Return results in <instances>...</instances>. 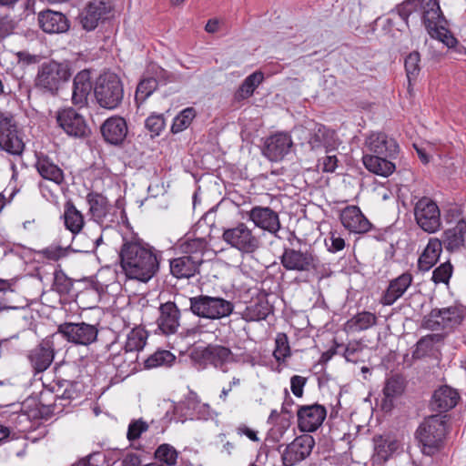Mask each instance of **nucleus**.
<instances>
[{
    "instance_id": "obj_1",
    "label": "nucleus",
    "mask_w": 466,
    "mask_h": 466,
    "mask_svg": "<svg viewBox=\"0 0 466 466\" xmlns=\"http://www.w3.org/2000/svg\"><path fill=\"white\" fill-rule=\"evenodd\" d=\"M120 259L128 279L146 283L158 272L161 253L147 243L130 241L123 244Z\"/></svg>"
},
{
    "instance_id": "obj_2",
    "label": "nucleus",
    "mask_w": 466,
    "mask_h": 466,
    "mask_svg": "<svg viewBox=\"0 0 466 466\" xmlns=\"http://www.w3.org/2000/svg\"><path fill=\"white\" fill-rule=\"evenodd\" d=\"M71 76L72 70L68 63L54 60L45 62L38 67L35 86L44 94L56 96Z\"/></svg>"
},
{
    "instance_id": "obj_3",
    "label": "nucleus",
    "mask_w": 466,
    "mask_h": 466,
    "mask_svg": "<svg viewBox=\"0 0 466 466\" xmlns=\"http://www.w3.org/2000/svg\"><path fill=\"white\" fill-rule=\"evenodd\" d=\"M420 10H422V23L429 35L446 45L449 48L455 47L458 40L447 28L448 21L443 15L439 0L423 2Z\"/></svg>"
},
{
    "instance_id": "obj_4",
    "label": "nucleus",
    "mask_w": 466,
    "mask_h": 466,
    "mask_svg": "<svg viewBox=\"0 0 466 466\" xmlns=\"http://www.w3.org/2000/svg\"><path fill=\"white\" fill-rule=\"evenodd\" d=\"M124 86L120 77L113 72H105L96 80L94 96L96 104L107 110L118 108L124 100Z\"/></svg>"
},
{
    "instance_id": "obj_5",
    "label": "nucleus",
    "mask_w": 466,
    "mask_h": 466,
    "mask_svg": "<svg viewBox=\"0 0 466 466\" xmlns=\"http://www.w3.org/2000/svg\"><path fill=\"white\" fill-rule=\"evenodd\" d=\"M445 417L440 414L430 416L419 426L416 437L424 454L432 455L441 447L447 430Z\"/></svg>"
},
{
    "instance_id": "obj_6",
    "label": "nucleus",
    "mask_w": 466,
    "mask_h": 466,
    "mask_svg": "<svg viewBox=\"0 0 466 466\" xmlns=\"http://www.w3.org/2000/svg\"><path fill=\"white\" fill-rule=\"evenodd\" d=\"M189 309L199 318L220 319L233 312L234 305L231 301L220 297L198 295L189 299Z\"/></svg>"
},
{
    "instance_id": "obj_7",
    "label": "nucleus",
    "mask_w": 466,
    "mask_h": 466,
    "mask_svg": "<svg viewBox=\"0 0 466 466\" xmlns=\"http://www.w3.org/2000/svg\"><path fill=\"white\" fill-rule=\"evenodd\" d=\"M223 240L231 248L243 254H252L261 246L260 238L245 223L227 228L222 234Z\"/></svg>"
},
{
    "instance_id": "obj_8",
    "label": "nucleus",
    "mask_w": 466,
    "mask_h": 466,
    "mask_svg": "<svg viewBox=\"0 0 466 466\" xmlns=\"http://www.w3.org/2000/svg\"><path fill=\"white\" fill-rule=\"evenodd\" d=\"M57 126L69 137L74 138H86L91 130L84 117L74 107L60 108L56 112Z\"/></svg>"
},
{
    "instance_id": "obj_9",
    "label": "nucleus",
    "mask_w": 466,
    "mask_h": 466,
    "mask_svg": "<svg viewBox=\"0 0 466 466\" xmlns=\"http://www.w3.org/2000/svg\"><path fill=\"white\" fill-rule=\"evenodd\" d=\"M191 356L196 361L208 363L222 372H228V365L236 361L231 350L221 345L210 344L205 348H197Z\"/></svg>"
},
{
    "instance_id": "obj_10",
    "label": "nucleus",
    "mask_w": 466,
    "mask_h": 466,
    "mask_svg": "<svg viewBox=\"0 0 466 466\" xmlns=\"http://www.w3.org/2000/svg\"><path fill=\"white\" fill-rule=\"evenodd\" d=\"M25 144L18 136L16 122L11 114L0 112V148L9 154L19 156Z\"/></svg>"
},
{
    "instance_id": "obj_11",
    "label": "nucleus",
    "mask_w": 466,
    "mask_h": 466,
    "mask_svg": "<svg viewBox=\"0 0 466 466\" xmlns=\"http://www.w3.org/2000/svg\"><path fill=\"white\" fill-rule=\"evenodd\" d=\"M58 332L68 342L82 346L92 344L96 340L98 335L96 326L86 322H65L58 326Z\"/></svg>"
},
{
    "instance_id": "obj_12",
    "label": "nucleus",
    "mask_w": 466,
    "mask_h": 466,
    "mask_svg": "<svg viewBox=\"0 0 466 466\" xmlns=\"http://www.w3.org/2000/svg\"><path fill=\"white\" fill-rule=\"evenodd\" d=\"M462 319V312L457 307L434 309L424 317L423 326L431 330L451 329L460 325Z\"/></svg>"
},
{
    "instance_id": "obj_13",
    "label": "nucleus",
    "mask_w": 466,
    "mask_h": 466,
    "mask_svg": "<svg viewBox=\"0 0 466 466\" xmlns=\"http://www.w3.org/2000/svg\"><path fill=\"white\" fill-rule=\"evenodd\" d=\"M172 407L174 414L196 417L198 420H208L218 416L209 404L201 402L195 391H189L183 401L173 403Z\"/></svg>"
},
{
    "instance_id": "obj_14",
    "label": "nucleus",
    "mask_w": 466,
    "mask_h": 466,
    "mask_svg": "<svg viewBox=\"0 0 466 466\" xmlns=\"http://www.w3.org/2000/svg\"><path fill=\"white\" fill-rule=\"evenodd\" d=\"M147 341V334L143 329H134L127 337V340L123 349V353L114 355L112 361L116 366L122 365V359L124 358V363H127V366L135 364L138 359V351L143 350Z\"/></svg>"
},
{
    "instance_id": "obj_15",
    "label": "nucleus",
    "mask_w": 466,
    "mask_h": 466,
    "mask_svg": "<svg viewBox=\"0 0 466 466\" xmlns=\"http://www.w3.org/2000/svg\"><path fill=\"white\" fill-rule=\"evenodd\" d=\"M112 6L109 2L92 1L78 15L79 24L87 32L95 30L100 22L107 18Z\"/></svg>"
},
{
    "instance_id": "obj_16",
    "label": "nucleus",
    "mask_w": 466,
    "mask_h": 466,
    "mask_svg": "<svg viewBox=\"0 0 466 466\" xmlns=\"http://www.w3.org/2000/svg\"><path fill=\"white\" fill-rule=\"evenodd\" d=\"M100 132L106 143L114 147H123L128 133L127 123L124 117L113 116L104 121Z\"/></svg>"
},
{
    "instance_id": "obj_17",
    "label": "nucleus",
    "mask_w": 466,
    "mask_h": 466,
    "mask_svg": "<svg viewBox=\"0 0 466 466\" xmlns=\"http://www.w3.org/2000/svg\"><path fill=\"white\" fill-rule=\"evenodd\" d=\"M314 444V439L310 435L297 437L283 451V464L293 466L305 460L311 453Z\"/></svg>"
},
{
    "instance_id": "obj_18",
    "label": "nucleus",
    "mask_w": 466,
    "mask_h": 466,
    "mask_svg": "<svg viewBox=\"0 0 466 466\" xmlns=\"http://www.w3.org/2000/svg\"><path fill=\"white\" fill-rule=\"evenodd\" d=\"M327 415L324 406L319 404L300 406L297 411L298 424L301 431H315L323 423Z\"/></svg>"
},
{
    "instance_id": "obj_19",
    "label": "nucleus",
    "mask_w": 466,
    "mask_h": 466,
    "mask_svg": "<svg viewBox=\"0 0 466 466\" xmlns=\"http://www.w3.org/2000/svg\"><path fill=\"white\" fill-rule=\"evenodd\" d=\"M292 140L287 133H277L268 137L264 143L263 155L270 161H279L289 152Z\"/></svg>"
},
{
    "instance_id": "obj_20",
    "label": "nucleus",
    "mask_w": 466,
    "mask_h": 466,
    "mask_svg": "<svg viewBox=\"0 0 466 466\" xmlns=\"http://www.w3.org/2000/svg\"><path fill=\"white\" fill-rule=\"evenodd\" d=\"M39 27L46 34H64L70 29V21L61 12L46 9L37 15Z\"/></svg>"
},
{
    "instance_id": "obj_21",
    "label": "nucleus",
    "mask_w": 466,
    "mask_h": 466,
    "mask_svg": "<svg viewBox=\"0 0 466 466\" xmlns=\"http://www.w3.org/2000/svg\"><path fill=\"white\" fill-rule=\"evenodd\" d=\"M340 221L345 228L354 233L368 232L371 227L359 206H346L340 212Z\"/></svg>"
},
{
    "instance_id": "obj_22",
    "label": "nucleus",
    "mask_w": 466,
    "mask_h": 466,
    "mask_svg": "<svg viewBox=\"0 0 466 466\" xmlns=\"http://www.w3.org/2000/svg\"><path fill=\"white\" fill-rule=\"evenodd\" d=\"M180 321V311L174 302L167 301L159 307L157 327L163 334L169 335L177 331Z\"/></svg>"
},
{
    "instance_id": "obj_23",
    "label": "nucleus",
    "mask_w": 466,
    "mask_h": 466,
    "mask_svg": "<svg viewBox=\"0 0 466 466\" xmlns=\"http://www.w3.org/2000/svg\"><path fill=\"white\" fill-rule=\"evenodd\" d=\"M281 263L288 270L309 271L315 267L311 253L293 248L285 249L281 256Z\"/></svg>"
},
{
    "instance_id": "obj_24",
    "label": "nucleus",
    "mask_w": 466,
    "mask_h": 466,
    "mask_svg": "<svg viewBox=\"0 0 466 466\" xmlns=\"http://www.w3.org/2000/svg\"><path fill=\"white\" fill-rule=\"evenodd\" d=\"M368 150L371 155H380L395 157L399 152V145L396 140L389 137L384 133L371 134L366 140Z\"/></svg>"
},
{
    "instance_id": "obj_25",
    "label": "nucleus",
    "mask_w": 466,
    "mask_h": 466,
    "mask_svg": "<svg viewBox=\"0 0 466 466\" xmlns=\"http://www.w3.org/2000/svg\"><path fill=\"white\" fill-rule=\"evenodd\" d=\"M35 167L38 174L46 180L61 185L65 180L64 171L48 155L39 152L35 153Z\"/></svg>"
},
{
    "instance_id": "obj_26",
    "label": "nucleus",
    "mask_w": 466,
    "mask_h": 466,
    "mask_svg": "<svg viewBox=\"0 0 466 466\" xmlns=\"http://www.w3.org/2000/svg\"><path fill=\"white\" fill-rule=\"evenodd\" d=\"M202 261L198 254L179 257L170 261V270L177 279H189L198 271Z\"/></svg>"
},
{
    "instance_id": "obj_27",
    "label": "nucleus",
    "mask_w": 466,
    "mask_h": 466,
    "mask_svg": "<svg viewBox=\"0 0 466 466\" xmlns=\"http://www.w3.org/2000/svg\"><path fill=\"white\" fill-rule=\"evenodd\" d=\"M414 215L418 225L426 232L433 233L441 227L439 206H415Z\"/></svg>"
},
{
    "instance_id": "obj_28",
    "label": "nucleus",
    "mask_w": 466,
    "mask_h": 466,
    "mask_svg": "<svg viewBox=\"0 0 466 466\" xmlns=\"http://www.w3.org/2000/svg\"><path fill=\"white\" fill-rule=\"evenodd\" d=\"M249 218L257 227L271 233L280 228L279 215L268 207H255L250 210Z\"/></svg>"
},
{
    "instance_id": "obj_29",
    "label": "nucleus",
    "mask_w": 466,
    "mask_h": 466,
    "mask_svg": "<svg viewBox=\"0 0 466 466\" xmlns=\"http://www.w3.org/2000/svg\"><path fill=\"white\" fill-rule=\"evenodd\" d=\"M28 359L35 372L46 370L54 360V349L51 342L44 340L30 351Z\"/></svg>"
},
{
    "instance_id": "obj_30",
    "label": "nucleus",
    "mask_w": 466,
    "mask_h": 466,
    "mask_svg": "<svg viewBox=\"0 0 466 466\" xmlns=\"http://www.w3.org/2000/svg\"><path fill=\"white\" fill-rule=\"evenodd\" d=\"M333 132L323 125H317L308 137V145L310 150L322 152L334 147Z\"/></svg>"
},
{
    "instance_id": "obj_31",
    "label": "nucleus",
    "mask_w": 466,
    "mask_h": 466,
    "mask_svg": "<svg viewBox=\"0 0 466 466\" xmlns=\"http://www.w3.org/2000/svg\"><path fill=\"white\" fill-rule=\"evenodd\" d=\"M92 89L90 73L87 70L78 72L73 79L72 102L83 106L87 103V96Z\"/></svg>"
},
{
    "instance_id": "obj_32",
    "label": "nucleus",
    "mask_w": 466,
    "mask_h": 466,
    "mask_svg": "<svg viewBox=\"0 0 466 466\" xmlns=\"http://www.w3.org/2000/svg\"><path fill=\"white\" fill-rule=\"evenodd\" d=\"M388 158H390V157H386V156H380V155L379 156V155L365 154L362 157V161H363L365 167L369 171H370L378 176L386 177H389L390 175H391L396 168L395 164L392 163Z\"/></svg>"
},
{
    "instance_id": "obj_33",
    "label": "nucleus",
    "mask_w": 466,
    "mask_h": 466,
    "mask_svg": "<svg viewBox=\"0 0 466 466\" xmlns=\"http://www.w3.org/2000/svg\"><path fill=\"white\" fill-rule=\"evenodd\" d=\"M411 281L412 277L409 273H403L397 279L391 280L381 299V303L383 305H392L404 294L407 289L410 286Z\"/></svg>"
},
{
    "instance_id": "obj_34",
    "label": "nucleus",
    "mask_w": 466,
    "mask_h": 466,
    "mask_svg": "<svg viewBox=\"0 0 466 466\" xmlns=\"http://www.w3.org/2000/svg\"><path fill=\"white\" fill-rule=\"evenodd\" d=\"M399 442L396 439L387 436H377L374 438L373 461L380 463L385 461L393 452L399 449Z\"/></svg>"
},
{
    "instance_id": "obj_35",
    "label": "nucleus",
    "mask_w": 466,
    "mask_h": 466,
    "mask_svg": "<svg viewBox=\"0 0 466 466\" xmlns=\"http://www.w3.org/2000/svg\"><path fill=\"white\" fill-rule=\"evenodd\" d=\"M442 251V244L437 238L430 239L428 245L420 256L418 267L422 271H427L438 261Z\"/></svg>"
},
{
    "instance_id": "obj_36",
    "label": "nucleus",
    "mask_w": 466,
    "mask_h": 466,
    "mask_svg": "<svg viewBox=\"0 0 466 466\" xmlns=\"http://www.w3.org/2000/svg\"><path fill=\"white\" fill-rule=\"evenodd\" d=\"M459 400L458 392L448 386H443L435 390L432 396V405L441 411L452 409Z\"/></svg>"
},
{
    "instance_id": "obj_37",
    "label": "nucleus",
    "mask_w": 466,
    "mask_h": 466,
    "mask_svg": "<svg viewBox=\"0 0 466 466\" xmlns=\"http://www.w3.org/2000/svg\"><path fill=\"white\" fill-rule=\"evenodd\" d=\"M466 240V221L461 219L453 228L444 233V245L449 250H457L464 245Z\"/></svg>"
},
{
    "instance_id": "obj_38",
    "label": "nucleus",
    "mask_w": 466,
    "mask_h": 466,
    "mask_svg": "<svg viewBox=\"0 0 466 466\" xmlns=\"http://www.w3.org/2000/svg\"><path fill=\"white\" fill-rule=\"evenodd\" d=\"M376 323L377 317L375 314L362 311L350 319L345 324V329L348 332H360L373 327Z\"/></svg>"
},
{
    "instance_id": "obj_39",
    "label": "nucleus",
    "mask_w": 466,
    "mask_h": 466,
    "mask_svg": "<svg viewBox=\"0 0 466 466\" xmlns=\"http://www.w3.org/2000/svg\"><path fill=\"white\" fill-rule=\"evenodd\" d=\"M264 75L260 71H256L247 76L235 93V99L238 101L250 97L255 89L263 81Z\"/></svg>"
},
{
    "instance_id": "obj_40",
    "label": "nucleus",
    "mask_w": 466,
    "mask_h": 466,
    "mask_svg": "<svg viewBox=\"0 0 466 466\" xmlns=\"http://www.w3.org/2000/svg\"><path fill=\"white\" fill-rule=\"evenodd\" d=\"M404 390L403 380L399 376H394L387 380L383 393L385 399L383 400L382 408L390 409L392 400L400 395Z\"/></svg>"
},
{
    "instance_id": "obj_41",
    "label": "nucleus",
    "mask_w": 466,
    "mask_h": 466,
    "mask_svg": "<svg viewBox=\"0 0 466 466\" xmlns=\"http://www.w3.org/2000/svg\"><path fill=\"white\" fill-rule=\"evenodd\" d=\"M62 218L66 228L74 235L79 233L84 227V217L76 206H67Z\"/></svg>"
},
{
    "instance_id": "obj_42",
    "label": "nucleus",
    "mask_w": 466,
    "mask_h": 466,
    "mask_svg": "<svg viewBox=\"0 0 466 466\" xmlns=\"http://www.w3.org/2000/svg\"><path fill=\"white\" fill-rule=\"evenodd\" d=\"M158 82L156 77L145 76L137 84L135 100L137 104H143L157 88Z\"/></svg>"
},
{
    "instance_id": "obj_43",
    "label": "nucleus",
    "mask_w": 466,
    "mask_h": 466,
    "mask_svg": "<svg viewBox=\"0 0 466 466\" xmlns=\"http://www.w3.org/2000/svg\"><path fill=\"white\" fill-rule=\"evenodd\" d=\"M443 336L441 334H430L422 337L416 344L413 357L420 359L433 350L434 345L441 342Z\"/></svg>"
},
{
    "instance_id": "obj_44",
    "label": "nucleus",
    "mask_w": 466,
    "mask_h": 466,
    "mask_svg": "<svg viewBox=\"0 0 466 466\" xmlns=\"http://www.w3.org/2000/svg\"><path fill=\"white\" fill-rule=\"evenodd\" d=\"M197 113L195 108L187 107L179 112L177 116L173 119V123L171 126V132L173 134H177L187 129L192 123L193 119L196 117Z\"/></svg>"
},
{
    "instance_id": "obj_45",
    "label": "nucleus",
    "mask_w": 466,
    "mask_h": 466,
    "mask_svg": "<svg viewBox=\"0 0 466 466\" xmlns=\"http://www.w3.org/2000/svg\"><path fill=\"white\" fill-rule=\"evenodd\" d=\"M420 55L418 51H413L405 57L404 66L410 85L411 84V81L417 79L420 72Z\"/></svg>"
},
{
    "instance_id": "obj_46",
    "label": "nucleus",
    "mask_w": 466,
    "mask_h": 466,
    "mask_svg": "<svg viewBox=\"0 0 466 466\" xmlns=\"http://www.w3.org/2000/svg\"><path fill=\"white\" fill-rule=\"evenodd\" d=\"M175 360V356L168 350L157 351L145 360L147 369H153L160 366H170Z\"/></svg>"
},
{
    "instance_id": "obj_47",
    "label": "nucleus",
    "mask_w": 466,
    "mask_h": 466,
    "mask_svg": "<svg viewBox=\"0 0 466 466\" xmlns=\"http://www.w3.org/2000/svg\"><path fill=\"white\" fill-rule=\"evenodd\" d=\"M178 453L170 444H161L155 451L156 459L167 466H174L177 463Z\"/></svg>"
},
{
    "instance_id": "obj_48",
    "label": "nucleus",
    "mask_w": 466,
    "mask_h": 466,
    "mask_svg": "<svg viewBox=\"0 0 466 466\" xmlns=\"http://www.w3.org/2000/svg\"><path fill=\"white\" fill-rule=\"evenodd\" d=\"M334 147L323 151L325 156L318 159L317 167L323 173H333L338 167L339 159L335 154H332Z\"/></svg>"
},
{
    "instance_id": "obj_49",
    "label": "nucleus",
    "mask_w": 466,
    "mask_h": 466,
    "mask_svg": "<svg viewBox=\"0 0 466 466\" xmlns=\"http://www.w3.org/2000/svg\"><path fill=\"white\" fill-rule=\"evenodd\" d=\"M117 206H90V212L95 221L99 224L109 223L114 221V213L111 209H115Z\"/></svg>"
},
{
    "instance_id": "obj_50",
    "label": "nucleus",
    "mask_w": 466,
    "mask_h": 466,
    "mask_svg": "<svg viewBox=\"0 0 466 466\" xmlns=\"http://www.w3.org/2000/svg\"><path fill=\"white\" fill-rule=\"evenodd\" d=\"M365 350L367 348L360 342H350L345 349L344 357L347 361L353 363L363 361Z\"/></svg>"
},
{
    "instance_id": "obj_51",
    "label": "nucleus",
    "mask_w": 466,
    "mask_h": 466,
    "mask_svg": "<svg viewBox=\"0 0 466 466\" xmlns=\"http://www.w3.org/2000/svg\"><path fill=\"white\" fill-rule=\"evenodd\" d=\"M425 0H405L401 4L398 5L395 8L400 17L408 24L409 16L413 13L420 10L422 3Z\"/></svg>"
},
{
    "instance_id": "obj_52",
    "label": "nucleus",
    "mask_w": 466,
    "mask_h": 466,
    "mask_svg": "<svg viewBox=\"0 0 466 466\" xmlns=\"http://www.w3.org/2000/svg\"><path fill=\"white\" fill-rule=\"evenodd\" d=\"M245 315L246 319L250 321L265 319L268 315V308L264 303H255L247 307Z\"/></svg>"
},
{
    "instance_id": "obj_53",
    "label": "nucleus",
    "mask_w": 466,
    "mask_h": 466,
    "mask_svg": "<svg viewBox=\"0 0 466 466\" xmlns=\"http://www.w3.org/2000/svg\"><path fill=\"white\" fill-rule=\"evenodd\" d=\"M276 348L273 355L278 361L284 360L290 354V349L288 342V338L285 334H278L276 340Z\"/></svg>"
},
{
    "instance_id": "obj_54",
    "label": "nucleus",
    "mask_w": 466,
    "mask_h": 466,
    "mask_svg": "<svg viewBox=\"0 0 466 466\" xmlns=\"http://www.w3.org/2000/svg\"><path fill=\"white\" fill-rule=\"evenodd\" d=\"M166 123L163 115H151L145 121L146 128L151 133L152 137L159 136L165 128Z\"/></svg>"
},
{
    "instance_id": "obj_55",
    "label": "nucleus",
    "mask_w": 466,
    "mask_h": 466,
    "mask_svg": "<svg viewBox=\"0 0 466 466\" xmlns=\"http://www.w3.org/2000/svg\"><path fill=\"white\" fill-rule=\"evenodd\" d=\"M452 275V266L450 262H444L441 264L432 272V280L438 283L447 284Z\"/></svg>"
},
{
    "instance_id": "obj_56",
    "label": "nucleus",
    "mask_w": 466,
    "mask_h": 466,
    "mask_svg": "<svg viewBox=\"0 0 466 466\" xmlns=\"http://www.w3.org/2000/svg\"><path fill=\"white\" fill-rule=\"evenodd\" d=\"M325 244L329 252L335 253L344 248L345 240L339 232L330 231L329 237L325 239Z\"/></svg>"
},
{
    "instance_id": "obj_57",
    "label": "nucleus",
    "mask_w": 466,
    "mask_h": 466,
    "mask_svg": "<svg viewBox=\"0 0 466 466\" xmlns=\"http://www.w3.org/2000/svg\"><path fill=\"white\" fill-rule=\"evenodd\" d=\"M16 25V21L10 15H0V39L12 35Z\"/></svg>"
},
{
    "instance_id": "obj_58",
    "label": "nucleus",
    "mask_w": 466,
    "mask_h": 466,
    "mask_svg": "<svg viewBox=\"0 0 466 466\" xmlns=\"http://www.w3.org/2000/svg\"><path fill=\"white\" fill-rule=\"evenodd\" d=\"M147 428L148 426L145 421L141 420H134L128 426L127 437L129 441H135L138 439Z\"/></svg>"
},
{
    "instance_id": "obj_59",
    "label": "nucleus",
    "mask_w": 466,
    "mask_h": 466,
    "mask_svg": "<svg viewBox=\"0 0 466 466\" xmlns=\"http://www.w3.org/2000/svg\"><path fill=\"white\" fill-rule=\"evenodd\" d=\"M306 382H307V379L305 377L299 376V375H294L293 377H291L290 389H291L292 393L296 397H299V398L302 397L303 389H304Z\"/></svg>"
},
{
    "instance_id": "obj_60",
    "label": "nucleus",
    "mask_w": 466,
    "mask_h": 466,
    "mask_svg": "<svg viewBox=\"0 0 466 466\" xmlns=\"http://www.w3.org/2000/svg\"><path fill=\"white\" fill-rule=\"evenodd\" d=\"M205 248L206 241L201 238L192 239L187 244V251L190 252V255L198 254L202 258Z\"/></svg>"
},
{
    "instance_id": "obj_61",
    "label": "nucleus",
    "mask_w": 466,
    "mask_h": 466,
    "mask_svg": "<svg viewBox=\"0 0 466 466\" xmlns=\"http://www.w3.org/2000/svg\"><path fill=\"white\" fill-rule=\"evenodd\" d=\"M236 431L238 435H245L254 442H258L260 441V439L258 436V431L250 429L245 424H241L238 427H237Z\"/></svg>"
},
{
    "instance_id": "obj_62",
    "label": "nucleus",
    "mask_w": 466,
    "mask_h": 466,
    "mask_svg": "<svg viewBox=\"0 0 466 466\" xmlns=\"http://www.w3.org/2000/svg\"><path fill=\"white\" fill-rule=\"evenodd\" d=\"M153 73V77H156L157 82L160 81L167 84V82H171L173 79V75L160 66H157Z\"/></svg>"
},
{
    "instance_id": "obj_63",
    "label": "nucleus",
    "mask_w": 466,
    "mask_h": 466,
    "mask_svg": "<svg viewBox=\"0 0 466 466\" xmlns=\"http://www.w3.org/2000/svg\"><path fill=\"white\" fill-rule=\"evenodd\" d=\"M141 460L136 453H127L121 459V466H140Z\"/></svg>"
},
{
    "instance_id": "obj_64",
    "label": "nucleus",
    "mask_w": 466,
    "mask_h": 466,
    "mask_svg": "<svg viewBox=\"0 0 466 466\" xmlns=\"http://www.w3.org/2000/svg\"><path fill=\"white\" fill-rule=\"evenodd\" d=\"M45 253L49 259L57 260L63 255L64 250L61 248H47Z\"/></svg>"
}]
</instances>
